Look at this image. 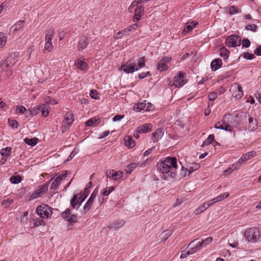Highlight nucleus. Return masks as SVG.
I'll return each mask as SVG.
<instances>
[{
    "mask_svg": "<svg viewBox=\"0 0 261 261\" xmlns=\"http://www.w3.org/2000/svg\"><path fill=\"white\" fill-rule=\"evenodd\" d=\"M100 122V118L95 117L91 119H89L86 122V125L87 126H95L98 125Z\"/></svg>",
    "mask_w": 261,
    "mask_h": 261,
    "instance_id": "25",
    "label": "nucleus"
},
{
    "mask_svg": "<svg viewBox=\"0 0 261 261\" xmlns=\"http://www.w3.org/2000/svg\"><path fill=\"white\" fill-rule=\"evenodd\" d=\"M197 22L194 21H192L191 22H188L186 23L185 28L183 30L184 33H187L190 31H191L197 25Z\"/></svg>",
    "mask_w": 261,
    "mask_h": 261,
    "instance_id": "24",
    "label": "nucleus"
},
{
    "mask_svg": "<svg viewBox=\"0 0 261 261\" xmlns=\"http://www.w3.org/2000/svg\"><path fill=\"white\" fill-rule=\"evenodd\" d=\"M164 132L162 128L157 129L154 133L152 134V140L153 142H158L163 135Z\"/></svg>",
    "mask_w": 261,
    "mask_h": 261,
    "instance_id": "23",
    "label": "nucleus"
},
{
    "mask_svg": "<svg viewBox=\"0 0 261 261\" xmlns=\"http://www.w3.org/2000/svg\"><path fill=\"white\" fill-rule=\"evenodd\" d=\"M10 180L12 184H17L21 181V178L20 175L12 176L10 178Z\"/></svg>",
    "mask_w": 261,
    "mask_h": 261,
    "instance_id": "44",
    "label": "nucleus"
},
{
    "mask_svg": "<svg viewBox=\"0 0 261 261\" xmlns=\"http://www.w3.org/2000/svg\"><path fill=\"white\" fill-rule=\"evenodd\" d=\"M124 224V222L121 220H117L110 224L109 227L111 229H117L121 227Z\"/></svg>",
    "mask_w": 261,
    "mask_h": 261,
    "instance_id": "30",
    "label": "nucleus"
},
{
    "mask_svg": "<svg viewBox=\"0 0 261 261\" xmlns=\"http://www.w3.org/2000/svg\"><path fill=\"white\" fill-rule=\"evenodd\" d=\"M194 253V251H192L191 249L190 250L186 251L184 250L181 252V255H180V258H184L186 257L188 255L190 254H192Z\"/></svg>",
    "mask_w": 261,
    "mask_h": 261,
    "instance_id": "50",
    "label": "nucleus"
},
{
    "mask_svg": "<svg viewBox=\"0 0 261 261\" xmlns=\"http://www.w3.org/2000/svg\"><path fill=\"white\" fill-rule=\"evenodd\" d=\"M254 54L256 56H261V45L258 46L254 51Z\"/></svg>",
    "mask_w": 261,
    "mask_h": 261,
    "instance_id": "63",
    "label": "nucleus"
},
{
    "mask_svg": "<svg viewBox=\"0 0 261 261\" xmlns=\"http://www.w3.org/2000/svg\"><path fill=\"white\" fill-rule=\"evenodd\" d=\"M241 44V38L237 35L229 36L226 40V45L228 47H235L239 46Z\"/></svg>",
    "mask_w": 261,
    "mask_h": 261,
    "instance_id": "8",
    "label": "nucleus"
},
{
    "mask_svg": "<svg viewBox=\"0 0 261 261\" xmlns=\"http://www.w3.org/2000/svg\"><path fill=\"white\" fill-rule=\"evenodd\" d=\"M44 221L42 220H37L34 222V226H38L41 225H44Z\"/></svg>",
    "mask_w": 261,
    "mask_h": 261,
    "instance_id": "64",
    "label": "nucleus"
},
{
    "mask_svg": "<svg viewBox=\"0 0 261 261\" xmlns=\"http://www.w3.org/2000/svg\"><path fill=\"white\" fill-rule=\"evenodd\" d=\"M257 29V26L255 24H248L246 27L247 30L251 31L252 32H256Z\"/></svg>",
    "mask_w": 261,
    "mask_h": 261,
    "instance_id": "54",
    "label": "nucleus"
},
{
    "mask_svg": "<svg viewBox=\"0 0 261 261\" xmlns=\"http://www.w3.org/2000/svg\"><path fill=\"white\" fill-rule=\"evenodd\" d=\"M222 64V60L218 58L213 60L211 64V67L212 71H216L220 68Z\"/></svg>",
    "mask_w": 261,
    "mask_h": 261,
    "instance_id": "22",
    "label": "nucleus"
},
{
    "mask_svg": "<svg viewBox=\"0 0 261 261\" xmlns=\"http://www.w3.org/2000/svg\"><path fill=\"white\" fill-rule=\"evenodd\" d=\"M13 202V199L8 198L4 200L2 202V205L4 206L5 207H7L9 206Z\"/></svg>",
    "mask_w": 261,
    "mask_h": 261,
    "instance_id": "51",
    "label": "nucleus"
},
{
    "mask_svg": "<svg viewBox=\"0 0 261 261\" xmlns=\"http://www.w3.org/2000/svg\"><path fill=\"white\" fill-rule=\"evenodd\" d=\"M92 204H91L90 202L87 201L84 206V214L86 213L91 208Z\"/></svg>",
    "mask_w": 261,
    "mask_h": 261,
    "instance_id": "60",
    "label": "nucleus"
},
{
    "mask_svg": "<svg viewBox=\"0 0 261 261\" xmlns=\"http://www.w3.org/2000/svg\"><path fill=\"white\" fill-rule=\"evenodd\" d=\"M229 55V51L225 47H221L220 49V56L223 58L224 60H226Z\"/></svg>",
    "mask_w": 261,
    "mask_h": 261,
    "instance_id": "37",
    "label": "nucleus"
},
{
    "mask_svg": "<svg viewBox=\"0 0 261 261\" xmlns=\"http://www.w3.org/2000/svg\"><path fill=\"white\" fill-rule=\"evenodd\" d=\"M73 115H67L63 121V125H62V128L67 129L68 128L74 121V118L72 117Z\"/></svg>",
    "mask_w": 261,
    "mask_h": 261,
    "instance_id": "20",
    "label": "nucleus"
},
{
    "mask_svg": "<svg viewBox=\"0 0 261 261\" xmlns=\"http://www.w3.org/2000/svg\"><path fill=\"white\" fill-rule=\"evenodd\" d=\"M30 111L31 114H38L40 113H41V114H45V113L49 114V107L46 104L31 107Z\"/></svg>",
    "mask_w": 261,
    "mask_h": 261,
    "instance_id": "9",
    "label": "nucleus"
},
{
    "mask_svg": "<svg viewBox=\"0 0 261 261\" xmlns=\"http://www.w3.org/2000/svg\"><path fill=\"white\" fill-rule=\"evenodd\" d=\"M89 43V39L86 36L81 37L79 39V41L77 44V50L79 51H82L85 49Z\"/></svg>",
    "mask_w": 261,
    "mask_h": 261,
    "instance_id": "17",
    "label": "nucleus"
},
{
    "mask_svg": "<svg viewBox=\"0 0 261 261\" xmlns=\"http://www.w3.org/2000/svg\"><path fill=\"white\" fill-rule=\"evenodd\" d=\"M120 70L123 71L125 73H132L137 71V64L135 60H129L125 64H122Z\"/></svg>",
    "mask_w": 261,
    "mask_h": 261,
    "instance_id": "6",
    "label": "nucleus"
},
{
    "mask_svg": "<svg viewBox=\"0 0 261 261\" xmlns=\"http://www.w3.org/2000/svg\"><path fill=\"white\" fill-rule=\"evenodd\" d=\"M67 175V171H66L64 173H62L60 175H59L57 177H56L59 180H60L61 182L62 180L64 179Z\"/></svg>",
    "mask_w": 261,
    "mask_h": 261,
    "instance_id": "62",
    "label": "nucleus"
},
{
    "mask_svg": "<svg viewBox=\"0 0 261 261\" xmlns=\"http://www.w3.org/2000/svg\"><path fill=\"white\" fill-rule=\"evenodd\" d=\"M138 165L139 164L137 163H132L130 164L127 166L125 170L126 173L128 174H130L131 172L137 167Z\"/></svg>",
    "mask_w": 261,
    "mask_h": 261,
    "instance_id": "39",
    "label": "nucleus"
},
{
    "mask_svg": "<svg viewBox=\"0 0 261 261\" xmlns=\"http://www.w3.org/2000/svg\"><path fill=\"white\" fill-rule=\"evenodd\" d=\"M114 190V187L113 186H111V187L107 188L105 189H103L101 193L103 196H108Z\"/></svg>",
    "mask_w": 261,
    "mask_h": 261,
    "instance_id": "46",
    "label": "nucleus"
},
{
    "mask_svg": "<svg viewBox=\"0 0 261 261\" xmlns=\"http://www.w3.org/2000/svg\"><path fill=\"white\" fill-rule=\"evenodd\" d=\"M27 111V109L22 106H18L16 107L15 112L17 114H23Z\"/></svg>",
    "mask_w": 261,
    "mask_h": 261,
    "instance_id": "52",
    "label": "nucleus"
},
{
    "mask_svg": "<svg viewBox=\"0 0 261 261\" xmlns=\"http://www.w3.org/2000/svg\"><path fill=\"white\" fill-rule=\"evenodd\" d=\"M146 2H147L146 0H135L132 2L130 6L128 7V10L129 12H132L135 6H141V4Z\"/></svg>",
    "mask_w": 261,
    "mask_h": 261,
    "instance_id": "34",
    "label": "nucleus"
},
{
    "mask_svg": "<svg viewBox=\"0 0 261 261\" xmlns=\"http://www.w3.org/2000/svg\"><path fill=\"white\" fill-rule=\"evenodd\" d=\"M150 75H151V73L149 71H147L146 72H143L139 74L138 77L140 79H144L145 77L149 76Z\"/></svg>",
    "mask_w": 261,
    "mask_h": 261,
    "instance_id": "59",
    "label": "nucleus"
},
{
    "mask_svg": "<svg viewBox=\"0 0 261 261\" xmlns=\"http://www.w3.org/2000/svg\"><path fill=\"white\" fill-rule=\"evenodd\" d=\"M37 214L42 218H47L52 214V208L47 204H42L36 210Z\"/></svg>",
    "mask_w": 261,
    "mask_h": 261,
    "instance_id": "7",
    "label": "nucleus"
},
{
    "mask_svg": "<svg viewBox=\"0 0 261 261\" xmlns=\"http://www.w3.org/2000/svg\"><path fill=\"white\" fill-rule=\"evenodd\" d=\"M11 148L7 147L4 148H2L0 150V153L3 156H6V158H9L11 156Z\"/></svg>",
    "mask_w": 261,
    "mask_h": 261,
    "instance_id": "35",
    "label": "nucleus"
},
{
    "mask_svg": "<svg viewBox=\"0 0 261 261\" xmlns=\"http://www.w3.org/2000/svg\"><path fill=\"white\" fill-rule=\"evenodd\" d=\"M7 40V36L2 32H0V48L5 45Z\"/></svg>",
    "mask_w": 261,
    "mask_h": 261,
    "instance_id": "40",
    "label": "nucleus"
},
{
    "mask_svg": "<svg viewBox=\"0 0 261 261\" xmlns=\"http://www.w3.org/2000/svg\"><path fill=\"white\" fill-rule=\"evenodd\" d=\"M257 153L255 151H251L245 154H244L238 160V162L240 164V165L247 161L251 159L252 158L255 156Z\"/></svg>",
    "mask_w": 261,
    "mask_h": 261,
    "instance_id": "18",
    "label": "nucleus"
},
{
    "mask_svg": "<svg viewBox=\"0 0 261 261\" xmlns=\"http://www.w3.org/2000/svg\"><path fill=\"white\" fill-rule=\"evenodd\" d=\"M41 196V195L39 192V191H37V190H36V191H35L33 193H32L31 194L30 198H29V200H32L33 199L38 198Z\"/></svg>",
    "mask_w": 261,
    "mask_h": 261,
    "instance_id": "48",
    "label": "nucleus"
},
{
    "mask_svg": "<svg viewBox=\"0 0 261 261\" xmlns=\"http://www.w3.org/2000/svg\"><path fill=\"white\" fill-rule=\"evenodd\" d=\"M225 123L224 122H218L215 124L214 127L217 129H221L224 130Z\"/></svg>",
    "mask_w": 261,
    "mask_h": 261,
    "instance_id": "58",
    "label": "nucleus"
},
{
    "mask_svg": "<svg viewBox=\"0 0 261 261\" xmlns=\"http://www.w3.org/2000/svg\"><path fill=\"white\" fill-rule=\"evenodd\" d=\"M106 176L108 178H112L114 180H118L121 178L123 172L120 171H115L114 170H108L106 171Z\"/></svg>",
    "mask_w": 261,
    "mask_h": 261,
    "instance_id": "16",
    "label": "nucleus"
},
{
    "mask_svg": "<svg viewBox=\"0 0 261 261\" xmlns=\"http://www.w3.org/2000/svg\"><path fill=\"white\" fill-rule=\"evenodd\" d=\"M61 182L60 180L56 178L50 186V190H56Z\"/></svg>",
    "mask_w": 261,
    "mask_h": 261,
    "instance_id": "47",
    "label": "nucleus"
},
{
    "mask_svg": "<svg viewBox=\"0 0 261 261\" xmlns=\"http://www.w3.org/2000/svg\"><path fill=\"white\" fill-rule=\"evenodd\" d=\"M13 59L12 57H9L0 64V76L9 77L11 75L12 71L9 63L11 62Z\"/></svg>",
    "mask_w": 261,
    "mask_h": 261,
    "instance_id": "4",
    "label": "nucleus"
},
{
    "mask_svg": "<svg viewBox=\"0 0 261 261\" xmlns=\"http://www.w3.org/2000/svg\"><path fill=\"white\" fill-rule=\"evenodd\" d=\"M145 66V57H141L139 59L138 64L137 65V71L140 69L144 67Z\"/></svg>",
    "mask_w": 261,
    "mask_h": 261,
    "instance_id": "43",
    "label": "nucleus"
},
{
    "mask_svg": "<svg viewBox=\"0 0 261 261\" xmlns=\"http://www.w3.org/2000/svg\"><path fill=\"white\" fill-rule=\"evenodd\" d=\"M155 109L153 105L150 102H146V100H144L134 105L133 110L137 112L143 111L144 112H151Z\"/></svg>",
    "mask_w": 261,
    "mask_h": 261,
    "instance_id": "3",
    "label": "nucleus"
},
{
    "mask_svg": "<svg viewBox=\"0 0 261 261\" xmlns=\"http://www.w3.org/2000/svg\"><path fill=\"white\" fill-rule=\"evenodd\" d=\"M214 141V135H210L208 136V138L203 142L201 145L202 147H204L206 145H208Z\"/></svg>",
    "mask_w": 261,
    "mask_h": 261,
    "instance_id": "41",
    "label": "nucleus"
},
{
    "mask_svg": "<svg viewBox=\"0 0 261 261\" xmlns=\"http://www.w3.org/2000/svg\"><path fill=\"white\" fill-rule=\"evenodd\" d=\"M217 93L216 92H211L208 95V99L211 101L215 100L217 97Z\"/></svg>",
    "mask_w": 261,
    "mask_h": 261,
    "instance_id": "57",
    "label": "nucleus"
},
{
    "mask_svg": "<svg viewBox=\"0 0 261 261\" xmlns=\"http://www.w3.org/2000/svg\"><path fill=\"white\" fill-rule=\"evenodd\" d=\"M243 57L247 60H252L255 58V56L252 54H250L248 52L243 53Z\"/></svg>",
    "mask_w": 261,
    "mask_h": 261,
    "instance_id": "56",
    "label": "nucleus"
},
{
    "mask_svg": "<svg viewBox=\"0 0 261 261\" xmlns=\"http://www.w3.org/2000/svg\"><path fill=\"white\" fill-rule=\"evenodd\" d=\"M124 145L130 148H133L135 145V142L129 136H126L124 137Z\"/></svg>",
    "mask_w": 261,
    "mask_h": 261,
    "instance_id": "28",
    "label": "nucleus"
},
{
    "mask_svg": "<svg viewBox=\"0 0 261 261\" xmlns=\"http://www.w3.org/2000/svg\"><path fill=\"white\" fill-rule=\"evenodd\" d=\"M232 95L237 98H240L243 95L242 87L238 83L233 84L230 88Z\"/></svg>",
    "mask_w": 261,
    "mask_h": 261,
    "instance_id": "14",
    "label": "nucleus"
},
{
    "mask_svg": "<svg viewBox=\"0 0 261 261\" xmlns=\"http://www.w3.org/2000/svg\"><path fill=\"white\" fill-rule=\"evenodd\" d=\"M134 16L133 18L134 22H137L140 20L144 14V8L142 6H135L134 8Z\"/></svg>",
    "mask_w": 261,
    "mask_h": 261,
    "instance_id": "13",
    "label": "nucleus"
},
{
    "mask_svg": "<svg viewBox=\"0 0 261 261\" xmlns=\"http://www.w3.org/2000/svg\"><path fill=\"white\" fill-rule=\"evenodd\" d=\"M55 31L53 29H50L46 32V35L45 37V43L44 44V50L47 52L51 51L54 46L52 44V40L53 36H54Z\"/></svg>",
    "mask_w": 261,
    "mask_h": 261,
    "instance_id": "5",
    "label": "nucleus"
},
{
    "mask_svg": "<svg viewBox=\"0 0 261 261\" xmlns=\"http://www.w3.org/2000/svg\"><path fill=\"white\" fill-rule=\"evenodd\" d=\"M62 218L66 219L68 222L72 224L77 222V216L74 214H71L69 208L66 209L61 214Z\"/></svg>",
    "mask_w": 261,
    "mask_h": 261,
    "instance_id": "12",
    "label": "nucleus"
},
{
    "mask_svg": "<svg viewBox=\"0 0 261 261\" xmlns=\"http://www.w3.org/2000/svg\"><path fill=\"white\" fill-rule=\"evenodd\" d=\"M152 125L150 123L144 124L138 127V130L140 133H146L151 130Z\"/></svg>",
    "mask_w": 261,
    "mask_h": 261,
    "instance_id": "26",
    "label": "nucleus"
},
{
    "mask_svg": "<svg viewBox=\"0 0 261 261\" xmlns=\"http://www.w3.org/2000/svg\"><path fill=\"white\" fill-rule=\"evenodd\" d=\"M75 66L82 70H86L87 69V64L82 60H77L75 63Z\"/></svg>",
    "mask_w": 261,
    "mask_h": 261,
    "instance_id": "33",
    "label": "nucleus"
},
{
    "mask_svg": "<svg viewBox=\"0 0 261 261\" xmlns=\"http://www.w3.org/2000/svg\"><path fill=\"white\" fill-rule=\"evenodd\" d=\"M240 164L237 162V163L232 164L226 170L223 171L224 175L229 174L231 173L233 170L238 169L240 167Z\"/></svg>",
    "mask_w": 261,
    "mask_h": 261,
    "instance_id": "31",
    "label": "nucleus"
},
{
    "mask_svg": "<svg viewBox=\"0 0 261 261\" xmlns=\"http://www.w3.org/2000/svg\"><path fill=\"white\" fill-rule=\"evenodd\" d=\"M229 13L230 15H233L237 13H238L240 12V10L238 9L236 6H231L228 9Z\"/></svg>",
    "mask_w": 261,
    "mask_h": 261,
    "instance_id": "49",
    "label": "nucleus"
},
{
    "mask_svg": "<svg viewBox=\"0 0 261 261\" xmlns=\"http://www.w3.org/2000/svg\"><path fill=\"white\" fill-rule=\"evenodd\" d=\"M171 60V57L169 56L163 58L156 65V69L159 71H164L168 70L169 68L168 64L170 63Z\"/></svg>",
    "mask_w": 261,
    "mask_h": 261,
    "instance_id": "11",
    "label": "nucleus"
},
{
    "mask_svg": "<svg viewBox=\"0 0 261 261\" xmlns=\"http://www.w3.org/2000/svg\"><path fill=\"white\" fill-rule=\"evenodd\" d=\"M45 104H46V105H47L48 106L49 109L50 108V107L49 106V104L55 105L57 103V101H56V99H55L54 98H53L49 96L45 98Z\"/></svg>",
    "mask_w": 261,
    "mask_h": 261,
    "instance_id": "45",
    "label": "nucleus"
},
{
    "mask_svg": "<svg viewBox=\"0 0 261 261\" xmlns=\"http://www.w3.org/2000/svg\"><path fill=\"white\" fill-rule=\"evenodd\" d=\"M196 241L197 240H195L194 241L190 242L189 245V246H191L190 249H191V250L194 251V253L199 251L200 249H202L201 247L199 246L198 242L195 243Z\"/></svg>",
    "mask_w": 261,
    "mask_h": 261,
    "instance_id": "32",
    "label": "nucleus"
},
{
    "mask_svg": "<svg viewBox=\"0 0 261 261\" xmlns=\"http://www.w3.org/2000/svg\"><path fill=\"white\" fill-rule=\"evenodd\" d=\"M139 24L135 22V23L129 25L128 28L124 29L123 31L119 32V34L122 35H127L129 34L130 32H134L138 28Z\"/></svg>",
    "mask_w": 261,
    "mask_h": 261,
    "instance_id": "19",
    "label": "nucleus"
},
{
    "mask_svg": "<svg viewBox=\"0 0 261 261\" xmlns=\"http://www.w3.org/2000/svg\"><path fill=\"white\" fill-rule=\"evenodd\" d=\"M177 160L175 158L167 157L165 160L157 165L158 170L164 174L166 179L173 178L176 176Z\"/></svg>",
    "mask_w": 261,
    "mask_h": 261,
    "instance_id": "1",
    "label": "nucleus"
},
{
    "mask_svg": "<svg viewBox=\"0 0 261 261\" xmlns=\"http://www.w3.org/2000/svg\"><path fill=\"white\" fill-rule=\"evenodd\" d=\"M244 236L248 242L255 243L260 239V231L256 227H253L246 230Z\"/></svg>",
    "mask_w": 261,
    "mask_h": 261,
    "instance_id": "2",
    "label": "nucleus"
},
{
    "mask_svg": "<svg viewBox=\"0 0 261 261\" xmlns=\"http://www.w3.org/2000/svg\"><path fill=\"white\" fill-rule=\"evenodd\" d=\"M90 95L93 99H99L98 94L96 90H91L90 92Z\"/></svg>",
    "mask_w": 261,
    "mask_h": 261,
    "instance_id": "55",
    "label": "nucleus"
},
{
    "mask_svg": "<svg viewBox=\"0 0 261 261\" xmlns=\"http://www.w3.org/2000/svg\"><path fill=\"white\" fill-rule=\"evenodd\" d=\"M49 183L48 182L45 183L44 185H43L40 189H38L37 191H39V192L42 195H44L48 190L49 187Z\"/></svg>",
    "mask_w": 261,
    "mask_h": 261,
    "instance_id": "42",
    "label": "nucleus"
},
{
    "mask_svg": "<svg viewBox=\"0 0 261 261\" xmlns=\"http://www.w3.org/2000/svg\"><path fill=\"white\" fill-rule=\"evenodd\" d=\"M24 21L23 20H19L15 23L11 28L10 32L12 31L13 33L20 30L22 27H24Z\"/></svg>",
    "mask_w": 261,
    "mask_h": 261,
    "instance_id": "27",
    "label": "nucleus"
},
{
    "mask_svg": "<svg viewBox=\"0 0 261 261\" xmlns=\"http://www.w3.org/2000/svg\"><path fill=\"white\" fill-rule=\"evenodd\" d=\"M8 122L10 126L13 128H17L18 126V123L15 120L8 119Z\"/></svg>",
    "mask_w": 261,
    "mask_h": 261,
    "instance_id": "53",
    "label": "nucleus"
},
{
    "mask_svg": "<svg viewBox=\"0 0 261 261\" xmlns=\"http://www.w3.org/2000/svg\"><path fill=\"white\" fill-rule=\"evenodd\" d=\"M38 141V139L37 138H26L24 139V142L32 146H34L36 145Z\"/></svg>",
    "mask_w": 261,
    "mask_h": 261,
    "instance_id": "36",
    "label": "nucleus"
},
{
    "mask_svg": "<svg viewBox=\"0 0 261 261\" xmlns=\"http://www.w3.org/2000/svg\"><path fill=\"white\" fill-rule=\"evenodd\" d=\"M86 198V196H83V195H81V196L77 198V196L76 194L73 195L72 199L70 200V204L72 208H78L81 205L82 203L85 200Z\"/></svg>",
    "mask_w": 261,
    "mask_h": 261,
    "instance_id": "15",
    "label": "nucleus"
},
{
    "mask_svg": "<svg viewBox=\"0 0 261 261\" xmlns=\"http://www.w3.org/2000/svg\"><path fill=\"white\" fill-rule=\"evenodd\" d=\"M250 45V42L248 39H244L242 41V46L244 47H249Z\"/></svg>",
    "mask_w": 261,
    "mask_h": 261,
    "instance_id": "61",
    "label": "nucleus"
},
{
    "mask_svg": "<svg viewBox=\"0 0 261 261\" xmlns=\"http://www.w3.org/2000/svg\"><path fill=\"white\" fill-rule=\"evenodd\" d=\"M213 203H210V201L204 203L203 204L199 206L198 208H197L195 211L194 214L195 215H198L201 213L203 211L207 209L211 205H213Z\"/></svg>",
    "mask_w": 261,
    "mask_h": 261,
    "instance_id": "21",
    "label": "nucleus"
},
{
    "mask_svg": "<svg viewBox=\"0 0 261 261\" xmlns=\"http://www.w3.org/2000/svg\"><path fill=\"white\" fill-rule=\"evenodd\" d=\"M213 240L212 237H208L204 240H202L201 242H199V246L201 247V248L205 247L208 244L211 243Z\"/></svg>",
    "mask_w": 261,
    "mask_h": 261,
    "instance_id": "38",
    "label": "nucleus"
},
{
    "mask_svg": "<svg viewBox=\"0 0 261 261\" xmlns=\"http://www.w3.org/2000/svg\"><path fill=\"white\" fill-rule=\"evenodd\" d=\"M186 83V73L184 72H179L174 78V85L176 88L183 86Z\"/></svg>",
    "mask_w": 261,
    "mask_h": 261,
    "instance_id": "10",
    "label": "nucleus"
},
{
    "mask_svg": "<svg viewBox=\"0 0 261 261\" xmlns=\"http://www.w3.org/2000/svg\"><path fill=\"white\" fill-rule=\"evenodd\" d=\"M229 195V193L228 192H225L222 194L219 195L217 197L213 198L211 201H210V203H215L216 202L220 201L226 198H227Z\"/></svg>",
    "mask_w": 261,
    "mask_h": 261,
    "instance_id": "29",
    "label": "nucleus"
}]
</instances>
